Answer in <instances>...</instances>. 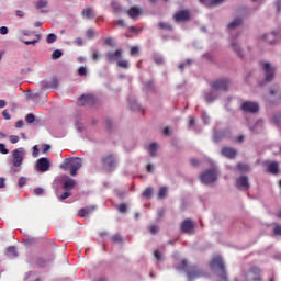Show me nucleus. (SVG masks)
Segmentation results:
<instances>
[{
    "mask_svg": "<svg viewBox=\"0 0 281 281\" xmlns=\"http://www.w3.org/2000/svg\"><path fill=\"white\" fill-rule=\"evenodd\" d=\"M59 168L61 170H65V172L69 171L71 177H76V175H78V171L80 170V168H82V159H80V158H66L59 165Z\"/></svg>",
    "mask_w": 281,
    "mask_h": 281,
    "instance_id": "obj_1",
    "label": "nucleus"
},
{
    "mask_svg": "<svg viewBox=\"0 0 281 281\" xmlns=\"http://www.w3.org/2000/svg\"><path fill=\"white\" fill-rule=\"evenodd\" d=\"M211 269L221 271L220 278L222 280H227V272H225V263H223V258L214 257L210 263Z\"/></svg>",
    "mask_w": 281,
    "mask_h": 281,
    "instance_id": "obj_2",
    "label": "nucleus"
},
{
    "mask_svg": "<svg viewBox=\"0 0 281 281\" xmlns=\"http://www.w3.org/2000/svg\"><path fill=\"white\" fill-rule=\"evenodd\" d=\"M52 170V160L47 157H42L36 160V171L37 172H49Z\"/></svg>",
    "mask_w": 281,
    "mask_h": 281,
    "instance_id": "obj_3",
    "label": "nucleus"
},
{
    "mask_svg": "<svg viewBox=\"0 0 281 281\" xmlns=\"http://www.w3.org/2000/svg\"><path fill=\"white\" fill-rule=\"evenodd\" d=\"M217 177L218 172L216 171V169H209L201 175V181L205 186H209V183H214Z\"/></svg>",
    "mask_w": 281,
    "mask_h": 281,
    "instance_id": "obj_4",
    "label": "nucleus"
},
{
    "mask_svg": "<svg viewBox=\"0 0 281 281\" xmlns=\"http://www.w3.org/2000/svg\"><path fill=\"white\" fill-rule=\"evenodd\" d=\"M232 81L229 79H217L211 83L213 91H227Z\"/></svg>",
    "mask_w": 281,
    "mask_h": 281,
    "instance_id": "obj_5",
    "label": "nucleus"
},
{
    "mask_svg": "<svg viewBox=\"0 0 281 281\" xmlns=\"http://www.w3.org/2000/svg\"><path fill=\"white\" fill-rule=\"evenodd\" d=\"M240 110L244 113H258L260 111V105L254 101H245L241 103Z\"/></svg>",
    "mask_w": 281,
    "mask_h": 281,
    "instance_id": "obj_6",
    "label": "nucleus"
},
{
    "mask_svg": "<svg viewBox=\"0 0 281 281\" xmlns=\"http://www.w3.org/2000/svg\"><path fill=\"white\" fill-rule=\"evenodd\" d=\"M173 20L176 23H186V21H190V10H181L173 14Z\"/></svg>",
    "mask_w": 281,
    "mask_h": 281,
    "instance_id": "obj_7",
    "label": "nucleus"
},
{
    "mask_svg": "<svg viewBox=\"0 0 281 281\" xmlns=\"http://www.w3.org/2000/svg\"><path fill=\"white\" fill-rule=\"evenodd\" d=\"M263 70L266 74V82H272L273 78H276V67L271 66L269 63L263 64Z\"/></svg>",
    "mask_w": 281,
    "mask_h": 281,
    "instance_id": "obj_8",
    "label": "nucleus"
},
{
    "mask_svg": "<svg viewBox=\"0 0 281 281\" xmlns=\"http://www.w3.org/2000/svg\"><path fill=\"white\" fill-rule=\"evenodd\" d=\"M116 164L117 160L115 159V156H113L112 154L102 158V166L103 168H106V170H113Z\"/></svg>",
    "mask_w": 281,
    "mask_h": 281,
    "instance_id": "obj_9",
    "label": "nucleus"
},
{
    "mask_svg": "<svg viewBox=\"0 0 281 281\" xmlns=\"http://www.w3.org/2000/svg\"><path fill=\"white\" fill-rule=\"evenodd\" d=\"M178 269H180L181 271H186L187 276L190 280L194 279V278H199V274L196 273V271L190 270V266L188 265V260L183 259L180 265L178 266Z\"/></svg>",
    "mask_w": 281,
    "mask_h": 281,
    "instance_id": "obj_10",
    "label": "nucleus"
},
{
    "mask_svg": "<svg viewBox=\"0 0 281 281\" xmlns=\"http://www.w3.org/2000/svg\"><path fill=\"white\" fill-rule=\"evenodd\" d=\"M77 104L78 106H91V104H95V98L92 94H82Z\"/></svg>",
    "mask_w": 281,
    "mask_h": 281,
    "instance_id": "obj_11",
    "label": "nucleus"
},
{
    "mask_svg": "<svg viewBox=\"0 0 281 281\" xmlns=\"http://www.w3.org/2000/svg\"><path fill=\"white\" fill-rule=\"evenodd\" d=\"M236 187L238 190H249V188H251V186L249 184V177L241 176L237 178Z\"/></svg>",
    "mask_w": 281,
    "mask_h": 281,
    "instance_id": "obj_12",
    "label": "nucleus"
},
{
    "mask_svg": "<svg viewBox=\"0 0 281 281\" xmlns=\"http://www.w3.org/2000/svg\"><path fill=\"white\" fill-rule=\"evenodd\" d=\"M76 187V180L68 177V176H64L63 177V181H61V188L63 190H68L71 192V190H74V188Z\"/></svg>",
    "mask_w": 281,
    "mask_h": 281,
    "instance_id": "obj_13",
    "label": "nucleus"
},
{
    "mask_svg": "<svg viewBox=\"0 0 281 281\" xmlns=\"http://www.w3.org/2000/svg\"><path fill=\"white\" fill-rule=\"evenodd\" d=\"M105 58L108 63H117V60H122V49L119 48L115 52H109Z\"/></svg>",
    "mask_w": 281,
    "mask_h": 281,
    "instance_id": "obj_14",
    "label": "nucleus"
},
{
    "mask_svg": "<svg viewBox=\"0 0 281 281\" xmlns=\"http://www.w3.org/2000/svg\"><path fill=\"white\" fill-rule=\"evenodd\" d=\"M222 155L223 157H226V159H236V155H238V150L232 147H223Z\"/></svg>",
    "mask_w": 281,
    "mask_h": 281,
    "instance_id": "obj_15",
    "label": "nucleus"
},
{
    "mask_svg": "<svg viewBox=\"0 0 281 281\" xmlns=\"http://www.w3.org/2000/svg\"><path fill=\"white\" fill-rule=\"evenodd\" d=\"M192 229H194V222H192L190 218L184 220L181 224V232L183 234H190Z\"/></svg>",
    "mask_w": 281,
    "mask_h": 281,
    "instance_id": "obj_16",
    "label": "nucleus"
},
{
    "mask_svg": "<svg viewBox=\"0 0 281 281\" xmlns=\"http://www.w3.org/2000/svg\"><path fill=\"white\" fill-rule=\"evenodd\" d=\"M23 245L26 247L27 251H32V248L36 247V239L30 235H25L23 238Z\"/></svg>",
    "mask_w": 281,
    "mask_h": 281,
    "instance_id": "obj_17",
    "label": "nucleus"
},
{
    "mask_svg": "<svg viewBox=\"0 0 281 281\" xmlns=\"http://www.w3.org/2000/svg\"><path fill=\"white\" fill-rule=\"evenodd\" d=\"M23 164V153H21L19 149L13 150V166L15 168H19Z\"/></svg>",
    "mask_w": 281,
    "mask_h": 281,
    "instance_id": "obj_18",
    "label": "nucleus"
},
{
    "mask_svg": "<svg viewBox=\"0 0 281 281\" xmlns=\"http://www.w3.org/2000/svg\"><path fill=\"white\" fill-rule=\"evenodd\" d=\"M82 19H87L88 21H92V19H95V10L93 8L89 7L82 10L81 12Z\"/></svg>",
    "mask_w": 281,
    "mask_h": 281,
    "instance_id": "obj_19",
    "label": "nucleus"
},
{
    "mask_svg": "<svg viewBox=\"0 0 281 281\" xmlns=\"http://www.w3.org/2000/svg\"><path fill=\"white\" fill-rule=\"evenodd\" d=\"M47 5V0H37L36 2V9L40 10L42 14H46V12H49V8Z\"/></svg>",
    "mask_w": 281,
    "mask_h": 281,
    "instance_id": "obj_20",
    "label": "nucleus"
},
{
    "mask_svg": "<svg viewBox=\"0 0 281 281\" xmlns=\"http://www.w3.org/2000/svg\"><path fill=\"white\" fill-rule=\"evenodd\" d=\"M200 3H203L206 8H216V5L225 3V0H200Z\"/></svg>",
    "mask_w": 281,
    "mask_h": 281,
    "instance_id": "obj_21",
    "label": "nucleus"
},
{
    "mask_svg": "<svg viewBox=\"0 0 281 281\" xmlns=\"http://www.w3.org/2000/svg\"><path fill=\"white\" fill-rule=\"evenodd\" d=\"M268 172H270V175H278V172H280V167L278 166V162H269Z\"/></svg>",
    "mask_w": 281,
    "mask_h": 281,
    "instance_id": "obj_22",
    "label": "nucleus"
},
{
    "mask_svg": "<svg viewBox=\"0 0 281 281\" xmlns=\"http://www.w3.org/2000/svg\"><path fill=\"white\" fill-rule=\"evenodd\" d=\"M126 13L128 14L130 19H135V18L139 16L140 11H139V8L132 7V8H130V10L126 11Z\"/></svg>",
    "mask_w": 281,
    "mask_h": 281,
    "instance_id": "obj_23",
    "label": "nucleus"
},
{
    "mask_svg": "<svg viewBox=\"0 0 281 281\" xmlns=\"http://www.w3.org/2000/svg\"><path fill=\"white\" fill-rule=\"evenodd\" d=\"M7 256L10 258H16L19 252L16 251V246H10L7 248Z\"/></svg>",
    "mask_w": 281,
    "mask_h": 281,
    "instance_id": "obj_24",
    "label": "nucleus"
},
{
    "mask_svg": "<svg viewBox=\"0 0 281 281\" xmlns=\"http://www.w3.org/2000/svg\"><path fill=\"white\" fill-rule=\"evenodd\" d=\"M158 27L159 30H165L166 32H172L175 30V27H172L171 24L167 22H159Z\"/></svg>",
    "mask_w": 281,
    "mask_h": 281,
    "instance_id": "obj_25",
    "label": "nucleus"
},
{
    "mask_svg": "<svg viewBox=\"0 0 281 281\" xmlns=\"http://www.w3.org/2000/svg\"><path fill=\"white\" fill-rule=\"evenodd\" d=\"M157 148H158V145L156 143H151L148 146V153H149L150 157H157Z\"/></svg>",
    "mask_w": 281,
    "mask_h": 281,
    "instance_id": "obj_26",
    "label": "nucleus"
},
{
    "mask_svg": "<svg viewBox=\"0 0 281 281\" xmlns=\"http://www.w3.org/2000/svg\"><path fill=\"white\" fill-rule=\"evenodd\" d=\"M240 25H243V20L240 18H237L228 24V30H234V27H238Z\"/></svg>",
    "mask_w": 281,
    "mask_h": 281,
    "instance_id": "obj_27",
    "label": "nucleus"
},
{
    "mask_svg": "<svg viewBox=\"0 0 281 281\" xmlns=\"http://www.w3.org/2000/svg\"><path fill=\"white\" fill-rule=\"evenodd\" d=\"M249 273H254V276H256V277L254 278L255 281H260V280H262V279L260 278V270H259L257 267L250 268V269H249Z\"/></svg>",
    "mask_w": 281,
    "mask_h": 281,
    "instance_id": "obj_28",
    "label": "nucleus"
},
{
    "mask_svg": "<svg viewBox=\"0 0 281 281\" xmlns=\"http://www.w3.org/2000/svg\"><path fill=\"white\" fill-rule=\"evenodd\" d=\"M86 36L87 38H95V36H100V33H98V31H95L94 29H89L87 32H86Z\"/></svg>",
    "mask_w": 281,
    "mask_h": 281,
    "instance_id": "obj_29",
    "label": "nucleus"
},
{
    "mask_svg": "<svg viewBox=\"0 0 281 281\" xmlns=\"http://www.w3.org/2000/svg\"><path fill=\"white\" fill-rule=\"evenodd\" d=\"M24 281H36V273L29 271L24 274Z\"/></svg>",
    "mask_w": 281,
    "mask_h": 281,
    "instance_id": "obj_30",
    "label": "nucleus"
},
{
    "mask_svg": "<svg viewBox=\"0 0 281 281\" xmlns=\"http://www.w3.org/2000/svg\"><path fill=\"white\" fill-rule=\"evenodd\" d=\"M217 98H218V95H216L214 92L206 93L205 102H207L210 104V103L214 102Z\"/></svg>",
    "mask_w": 281,
    "mask_h": 281,
    "instance_id": "obj_31",
    "label": "nucleus"
},
{
    "mask_svg": "<svg viewBox=\"0 0 281 281\" xmlns=\"http://www.w3.org/2000/svg\"><path fill=\"white\" fill-rule=\"evenodd\" d=\"M236 168L239 170V172H249V165L247 164L239 162L237 164Z\"/></svg>",
    "mask_w": 281,
    "mask_h": 281,
    "instance_id": "obj_32",
    "label": "nucleus"
},
{
    "mask_svg": "<svg viewBox=\"0 0 281 281\" xmlns=\"http://www.w3.org/2000/svg\"><path fill=\"white\" fill-rule=\"evenodd\" d=\"M263 40L268 41L270 45H273L276 43V33H270L268 35H263Z\"/></svg>",
    "mask_w": 281,
    "mask_h": 281,
    "instance_id": "obj_33",
    "label": "nucleus"
},
{
    "mask_svg": "<svg viewBox=\"0 0 281 281\" xmlns=\"http://www.w3.org/2000/svg\"><path fill=\"white\" fill-rule=\"evenodd\" d=\"M48 89H58V80L56 78H53L50 82L46 85Z\"/></svg>",
    "mask_w": 281,
    "mask_h": 281,
    "instance_id": "obj_34",
    "label": "nucleus"
},
{
    "mask_svg": "<svg viewBox=\"0 0 281 281\" xmlns=\"http://www.w3.org/2000/svg\"><path fill=\"white\" fill-rule=\"evenodd\" d=\"M111 5L114 14H120V12H122V7L117 2L114 1Z\"/></svg>",
    "mask_w": 281,
    "mask_h": 281,
    "instance_id": "obj_35",
    "label": "nucleus"
},
{
    "mask_svg": "<svg viewBox=\"0 0 281 281\" xmlns=\"http://www.w3.org/2000/svg\"><path fill=\"white\" fill-rule=\"evenodd\" d=\"M63 57V50L56 49L52 53V60H58V58Z\"/></svg>",
    "mask_w": 281,
    "mask_h": 281,
    "instance_id": "obj_36",
    "label": "nucleus"
},
{
    "mask_svg": "<svg viewBox=\"0 0 281 281\" xmlns=\"http://www.w3.org/2000/svg\"><path fill=\"white\" fill-rule=\"evenodd\" d=\"M167 195H168V188L166 187L160 188L158 192V199H166Z\"/></svg>",
    "mask_w": 281,
    "mask_h": 281,
    "instance_id": "obj_37",
    "label": "nucleus"
},
{
    "mask_svg": "<svg viewBox=\"0 0 281 281\" xmlns=\"http://www.w3.org/2000/svg\"><path fill=\"white\" fill-rule=\"evenodd\" d=\"M57 40H58V36L54 33L48 34L46 37V42L48 44L56 43Z\"/></svg>",
    "mask_w": 281,
    "mask_h": 281,
    "instance_id": "obj_38",
    "label": "nucleus"
},
{
    "mask_svg": "<svg viewBox=\"0 0 281 281\" xmlns=\"http://www.w3.org/2000/svg\"><path fill=\"white\" fill-rule=\"evenodd\" d=\"M231 45H232L234 52H236V54H238V57L243 58V54L240 53V46L236 43H232Z\"/></svg>",
    "mask_w": 281,
    "mask_h": 281,
    "instance_id": "obj_39",
    "label": "nucleus"
},
{
    "mask_svg": "<svg viewBox=\"0 0 281 281\" xmlns=\"http://www.w3.org/2000/svg\"><path fill=\"white\" fill-rule=\"evenodd\" d=\"M117 67H120L121 69H128L130 65L127 60H119Z\"/></svg>",
    "mask_w": 281,
    "mask_h": 281,
    "instance_id": "obj_40",
    "label": "nucleus"
},
{
    "mask_svg": "<svg viewBox=\"0 0 281 281\" xmlns=\"http://www.w3.org/2000/svg\"><path fill=\"white\" fill-rule=\"evenodd\" d=\"M25 122H27V124H33V122H36V116L34 114H27L25 116Z\"/></svg>",
    "mask_w": 281,
    "mask_h": 281,
    "instance_id": "obj_41",
    "label": "nucleus"
},
{
    "mask_svg": "<svg viewBox=\"0 0 281 281\" xmlns=\"http://www.w3.org/2000/svg\"><path fill=\"white\" fill-rule=\"evenodd\" d=\"M153 194V188H147L144 192H143V196L145 199H150V195Z\"/></svg>",
    "mask_w": 281,
    "mask_h": 281,
    "instance_id": "obj_42",
    "label": "nucleus"
},
{
    "mask_svg": "<svg viewBox=\"0 0 281 281\" xmlns=\"http://www.w3.org/2000/svg\"><path fill=\"white\" fill-rule=\"evenodd\" d=\"M69 196H71V192L69 190H66L60 196L59 200L60 201H65V199H69Z\"/></svg>",
    "mask_w": 281,
    "mask_h": 281,
    "instance_id": "obj_43",
    "label": "nucleus"
},
{
    "mask_svg": "<svg viewBox=\"0 0 281 281\" xmlns=\"http://www.w3.org/2000/svg\"><path fill=\"white\" fill-rule=\"evenodd\" d=\"M111 238H112L113 243H123V240H124V239L121 237L120 234H115V235H113Z\"/></svg>",
    "mask_w": 281,
    "mask_h": 281,
    "instance_id": "obj_44",
    "label": "nucleus"
},
{
    "mask_svg": "<svg viewBox=\"0 0 281 281\" xmlns=\"http://www.w3.org/2000/svg\"><path fill=\"white\" fill-rule=\"evenodd\" d=\"M154 256H155L156 260L164 261V255L161 254V251L155 250Z\"/></svg>",
    "mask_w": 281,
    "mask_h": 281,
    "instance_id": "obj_45",
    "label": "nucleus"
},
{
    "mask_svg": "<svg viewBox=\"0 0 281 281\" xmlns=\"http://www.w3.org/2000/svg\"><path fill=\"white\" fill-rule=\"evenodd\" d=\"M47 261L43 258L37 259V267H47Z\"/></svg>",
    "mask_w": 281,
    "mask_h": 281,
    "instance_id": "obj_46",
    "label": "nucleus"
},
{
    "mask_svg": "<svg viewBox=\"0 0 281 281\" xmlns=\"http://www.w3.org/2000/svg\"><path fill=\"white\" fill-rule=\"evenodd\" d=\"M0 153L2 155H8V153H9L8 148H5V144H3V143H0Z\"/></svg>",
    "mask_w": 281,
    "mask_h": 281,
    "instance_id": "obj_47",
    "label": "nucleus"
},
{
    "mask_svg": "<svg viewBox=\"0 0 281 281\" xmlns=\"http://www.w3.org/2000/svg\"><path fill=\"white\" fill-rule=\"evenodd\" d=\"M131 109H132V111H140L142 105L137 102H134V104H131Z\"/></svg>",
    "mask_w": 281,
    "mask_h": 281,
    "instance_id": "obj_48",
    "label": "nucleus"
},
{
    "mask_svg": "<svg viewBox=\"0 0 281 281\" xmlns=\"http://www.w3.org/2000/svg\"><path fill=\"white\" fill-rule=\"evenodd\" d=\"M131 56H137L139 54V48L137 46H134L130 50Z\"/></svg>",
    "mask_w": 281,
    "mask_h": 281,
    "instance_id": "obj_49",
    "label": "nucleus"
},
{
    "mask_svg": "<svg viewBox=\"0 0 281 281\" xmlns=\"http://www.w3.org/2000/svg\"><path fill=\"white\" fill-rule=\"evenodd\" d=\"M150 234H159V226L153 225L149 228Z\"/></svg>",
    "mask_w": 281,
    "mask_h": 281,
    "instance_id": "obj_50",
    "label": "nucleus"
},
{
    "mask_svg": "<svg viewBox=\"0 0 281 281\" xmlns=\"http://www.w3.org/2000/svg\"><path fill=\"white\" fill-rule=\"evenodd\" d=\"M126 210H127V206L125 203L120 204L119 212H121V214H126Z\"/></svg>",
    "mask_w": 281,
    "mask_h": 281,
    "instance_id": "obj_51",
    "label": "nucleus"
},
{
    "mask_svg": "<svg viewBox=\"0 0 281 281\" xmlns=\"http://www.w3.org/2000/svg\"><path fill=\"white\" fill-rule=\"evenodd\" d=\"M78 74L80 76H87V68L85 66L79 67Z\"/></svg>",
    "mask_w": 281,
    "mask_h": 281,
    "instance_id": "obj_52",
    "label": "nucleus"
},
{
    "mask_svg": "<svg viewBox=\"0 0 281 281\" xmlns=\"http://www.w3.org/2000/svg\"><path fill=\"white\" fill-rule=\"evenodd\" d=\"M9 139H10L11 144H19L18 135H11Z\"/></svg>",
    "mask_w": 281,
    "mask_h": 281,
    "instance_id": "obj_53",
    "label": "nucleus"
},
{
    "mask_svg": "<svg viewBox=\"0 0 281 281\" xmlns=\"http://www.w3.org/2000/svg\"><path fill=\"white\" fill-rule=\"evenodd\" d=\"M25 183H27V180L25 178H20L18 181V186L19 188H23V186H25Z\"/></svg>",
    "mask_w": 281,
    "mask_h": 281,
    "instance_id": "obj_54",
    "label": "nucleus"
},
{
    "mask_svg": "<svg viewBox=\"0 0 281 281\" xmlns=\"http://www.w3.org/2000/svg\"><path fill=\"white\" fill-rule=\"evenodd\" d=\"M8 32H10V30H8V26L0 27V34H2V36H5V34H8Z\"/></svg>",
    "mask_w": 281,
    "mask_h": 281,
    "instance_id": "obj_55",
    "label": "nucleus"
},
{
    "mask_svg": "<svg viewBox=\"0 0 281 281\" xmlns=\"http://www.w3.org/2000/svg\"><path fill=\"white\" fill-rule=\"evenodd\" d=\"M273 233L277 235V236H281V225H277L273 229Z\"/></svg>",
    "mask_w": 281,
    "mask_h": 281,
    "instance_id": "obj_56",
    "label": "nucleus"
},
{
    "mask_svg": "<svg viewBox=\"0 0 281 281\" xmlns=\"http://www.w3.org/2000/svg\"><path fill=\"white\" fill-rule=\"evenodd\" d=\"M83 210H86V213L89 216V214H91V212H95V206L85 207Z\"/></svg>",
    "mask_w": 281,
    "mask_h": 281,
    "instance_id": "obj_57",
    "label": "nucleus"
},
{
    "mask_svg": "<svg viewBox=\"0 0 281 281\" xmlns=\"http://www.w3.org/2000/svg\"><path fill=\"white\" fill-rule=\"evenodd\" d=\"M24 125H25V122H23V120H20L15 123V128H23Z\"/></svg>",
    "mask_w": 281,
    "mask_h": 281,
    "instance_id": "obj_58",
    "label": "nucleus"
},
{
    "mask_svg": "<svg viewBox=\"0 0 281 281\" xmlns=\"http://www.w3.org/2000/svg\"><path fill=\"white\" fill-rule=\"evenodd\" d=\"M156 65H164V57H155Z\"/></svg>",
    "mask_w": 281,
    "mask_h": 281,
    "instance_id": "obj_59",
    "label": "nucleus"
},
{
    "mask_svg": "<svg viewBox=\"0 0 281 281\" xmlns=\"http://www.w3.org/2000/svg\"><path fill=\"white\" fill-rule=\"evenodd\" d=\"M78 215L81 216V218H85V216H88L87 210H85V209L79 210Z\"/></svg>",
    "mask_w": 281,
    "mask_h": 281,
    "instance_id": "obj_60",
    "label": "nucleus"
},
{
    "mask_svg": "<svg viewBox=\"0 0 281 281\" xmlns=\"http://www.w3.org/2000/svg\"><path fill=\"white\" fill-rule=\"evenodd\" d=\"M50 148H52L50 145L44 144V145H43V150H42V153L45 155V153H47Z\"/></svg>",
    "mask_w": 281,
    "mask_h": 281,
    "instance_id": "obj_61",
    "label": "nucleus"
},
{
    "mask_svg": "<svg viewBox=\"0 0 281 281\" xmlns=\"http://www.w3.org/2000/svg\"><path fill=\"white\" fill-rule=\"evenodd\" d=\"M74 43H76L77 45H79V47H82V38L81 37H77Z\"/></svg>",
    "mask_w": 281,
    "mask_h": 281,
    "instance_id": "obj_62",
    "label": "nucleus"
},
{
    "mask_svg": "<svg viewBox=\"0 0 281 281\" xmlns=\"http://www.w3.org/2000/svg\"><path fill=\"white\" fill-rule=\"evenodd\" d=\"M147 172H155V165H147Z\"/></svg>",
    "mask_w": 281,
    "mask_h": 281,
    "instance_id": "obj_63",
    "label": "nucleus"
},
{
    "mask_svg": "<svg viewBox=\"0 0 281 281\" xmlns=\"http://www.w3.org/2000/svg\"><path fill=\"white\" fill-rule=\"evenodd\" d=\"M2 116L5 119V120H10V113L8 112V110H4L3 112H2Z\"/></svg>",
    "mask_w": 281,
    "mask_h": 281,
    "instance_id": "obj_64",
    "label": "nucleus"
}]
</instances>
